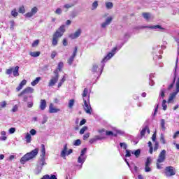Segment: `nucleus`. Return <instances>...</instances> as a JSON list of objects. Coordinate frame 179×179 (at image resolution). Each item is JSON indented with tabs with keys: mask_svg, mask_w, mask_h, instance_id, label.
<instances>
[{
	"mask_svg": "<svg viewBox=\"0 0 179 179\" xmlns=\"http://www.w3.org/2000/svg\"><path fill=\"white\" fill-rule=\"evenodd\" d=\"M29 134L32 136H34L37 134V131H36L34 129H32L30 130Z\"/></svg>",
	"mask_w": 179,
	"mask_h": 179,
	"instance_id": "58",
	"label": "nucleus"
},
{
	"mask_svg": "<svg viewBox=\"0 0 179 179\" xmlns=\"http://www.w3.org/2000/svg\"><path fill=\"white\" fill-rule=\"evenodd\" d=\"M111 22H113V17H108L106 21L101 24V27H102V29H106L107 26L110 24Z\"/></svg>",
	"mask_w": 179,
	"mask_h": 179,
	"instance_id": "17",
	"label": "nucleus"
},
{
	"mask_svg": "<svg viewBox=\"0 0 179 179\" xmlns=\"http://www.w3.org/2000/svg\"><path fill=\"white\" fill-rule=\"evenodd\" d=\"M131 154L134 155V156L138 158L141 155V150L138 149L135 151H131Z\"/></svg>",
	"mask_w": 179,
	"mask_h": 179,
	"instance_id": "28",
	"label": "nucleus"
},
{
	"mask_svg": "<svg viewBox=\"0 0 179 179\" xmlns=\"http://www.w3.org/2000/svg\"><path fill=\"white\" fill-rule=\"evenodd\" d=\"M96 141H103V139H105L104 137H101L100 136H95Z\"/></svg>",
	"mask_w": 179,
	"mask_h": 179,
	"instance_id": "62",
	"label": "nucleus"
},
{
	"mask_svg": "<svg viewBox=\"0 0 179 179\" xmlns=\"http://www.w3.org/2000/svg\"><path fill=\"white\" fill-rule=\"evenodd\" d=\"M86 152H87V148H84L81 150V153L80 156H85L86 155Z\"/></svg>",
	"mask_w": 179,
	"mask_h": 179,
	"instance_id": "54",
	"label": "nucleus"
},
{
	"mask_svg": "<svg viewBox=\"0 0 179 179\" xmlns=\"http://www.w3.org/2000/svg\"><path fill=\"white\" fill-rule=\"evenodd\" d=\"M77 54H78V46H76L72 55L68 59L69 65H72V64L73 63V61L75 59V57H76Z\"/></svg>",
	"mask_w": 179,
	"mask_h": 179,
	"instance_id": "15",
	"label": "nucleus"
},
{
	"mask_svg": "<svg viewBox=\"0 0 179 179\" xmlns=\"http://www.w3.org/2000/svg\"><path fill=\"white\" fill-rule=\"evenodd\" d=\"M166 93V89L162 88L159 92V98L164 99V94Z\"/></svg>",
	"mask_w": 179,
	"mask_h": 179,
	"instance_id": "33",
	"label": "nucleus"
},
{
	"mask_svg": "<svg viewBox=\"0 0 179 179\" xmlns=\"http://www.w3.org/2000/svg\"><path fill=\"white\" fill-rule=\"evenodd\" d=\"M148 132V134H150V129H149V127L145 126L141 131V137L143 138V136Z\"/></svg>",
	"mask_w": 179,
	"mask_h": 179,
	"instance_id": "21",
	"label": "nucleus"
},
{
	"mask_svg": "<svg viewBox=\"0 0 179 179\" xmlns=\"http://www.w3.org/2000/svg\"><path fill=\"white\" fill-rule=\"evenodd\" d=\"M59 111V109H57L54 108V104L50 103L49 106V113L50 114H54L55 113H58Z\"/></svg>",
	"mask_w": 179,
	"mask_h": 179,
	"instance_id": "19",
	"label": "nucleus"
},
{
	"mask_svg": "<svg viewBox=\"0 0 179 179\" xmlns=\"http://www.w3.org/2000/svg\"><path fill=\"white\" fill-rule=\"evenodd\" d=\"M104 64H106V62L102 63V66L99 69L97 64H94L92 69V72H93V73H96V72H99V75H101V73H103V69H104Z\"/></svg>",
	"mask_w": 179,
	"mask_h": 179,
	"instance_id": "14",
	"label": "nucleus"
},
{
	"mask_svg": "<svg viewBox=\"0 0 179 179\" xmlns=\"http://www.w3.org/2000/svg\"><path fill=\"white\" fill-rule=\"evenodd\" d=\"M178 57L176 58V65H175V72H174V74H173L174 78H173L172 83H171L169 85L168 90H171V89L173 87H174V84L176 83V79L177 78L176 72H177V68L178 67Z\"/></svg>",
	"mask_w": 179,
	"mask_h": 179,
	"instance_id": "10",
	"label": "nucleus"
},
{
	"mask_svg": "<svg viewBox=\"0 0 179 179\" xmlns=\"http://www.w3.org/2000/svg\"><path fill=\"white\" fill-rule=\"evenodd\" d=\"M86 161V157L80 155L78 159V163L83 164Z\"/></svg>",
	"mask_w": 179,
	"mask_h": 179,
	"instance_id": "23",
	"label": "nucleus"
},
{
	"mask_svg": "<svg viewBox=\"0 0 179 179\" xmlns=\"http://www.w3.org/2000/svg\"><path fill=\"white\" fill-rule=\"evenodd\" d=\"M99 6V1H95L92 3V10H96L97 9V7Z\"/></svg>",
	"mask_w": 179,
	"mask_h": 179,
	"instance_id": "31",
	"label": "nucleus"
},
{
	"mask_svg": "<svg viewBox=\"0 0 179 179\" xmlns=\"http://www.w3.org/2000/svg\"><path fill=\"white\" fill-rule=\"evenodd\" d=\"M74 105H75V99H71L69 101V108H72Z\"/></svg>",
	"mask_w": 179,
	"mask_h": 179,
	"instance_id": "40",
	"label": "nucleus"
},
{
	"mask_svg": "<svg viewBox=\"0 0 179 179\" xmlns=\"http://www.w3.org/2000/svg\"><path fill=\"white\" fill-rule=\"evenodd\" d=\"M114 4L112 2L106 3V7L107 9H113Z\"/></svg>",
	"mask_w": 179,
	"mask_h": 179,
	"instance_id": "37",
	"label": "nucleus"
},
{
	"mask_svg": "<svg viewBox=\"0 0 179 179\" xmlns=\"http://www.w3.org/2000/svg\"><path fill=\"white\" fill-rule=\"evenodd\" d=\"M65 33V25H62L60 27L56 30L55 33L53 34L52 40V45L55 47L58 45V41L64 34Z\"/></svg>",
	"mask_w": 179,
	"mask_h": 179,
	"instance_id": "2",
	"label": "nucleus"
},
{
	"mask_svg": "<svg viewBox=\"0 0 179 179\" xmlns=\"http://www.w3.org/2000/svg\"><path fill=\"white\" fill-rule=\"evenodd\" d=\"M55 76H52L48 83V87H52L55 86L57 82H58V79H59V74L58 73V70L56 69L54 71Z\"/></svg>",
	"mask_w": 179,
	"mask_h": 179,
	"instance_id": "6",
	"label": "nucleus"
},
{
	"mask_svg": "<svg viewBox=\"0 0 179 179\" xmlns=\"http://www.w3.org/2000/svg\"><path fill=\"white\" fill-rule=\"evenodd\" d=\"M62 68H64V62H60L58 64L57 69H56L57 70V73H58V71H61Z\"/></svg>",
	"mask_w": 179,
	"mask_h": 179,
	"instance_id": "38",
	"label": "nucleus"
},
{
	"mask_svg": "<svg viewBox=\"0 0 179 179\" xmlns=\"http://www.w3.org/2000/svg\"><path fill=\"white\" fill-rule=\"evenodd\" d=\"M145 173H150V171H152L150 166L145 165Z\"/></svg>",
	"mask_w": 179,
	"mask_h": 179,
	"instance_id": "51",
	"label": "nucleus"
},
{
	"mask_svg": "<svg viewBox=\"0 0 179 179\" xmlns=\"http://www.w3.org/2000/svg\"><path fill=\"white\" fill-rule=\"evenodd\" d=\"M55 57H57V52H55V51L52 52V53H51V59H54L55 58Z\"/></svg>",
	"mask_w": 179,
	"mask_h": 179,
	"instance_id": "61",
	"label": "nucleus"
},
{
	"mask_svg": "<svg viewBox=\"0 0 179 179\" xmlns=\"http://www.w3.org/2000/svg\"><path fill=\"white\" fill-rule=\"evenodd\" d=\"M30 55L31 57H34V58L40 57V52H31Z\"/></svg>",
	"mask_w": 179,
	"mask_h": 179,
	"instance_id": "34",
	"label": "nucleus"
},
{
	"mask_svg": "<svg viewBox=\"0 0 179 179\" xmlns=\"http://www.w3.org/2000/svg\"><path fill=\"white\" fill-rule=\"evenodd\" d=\"M73 6H74L73 3H67L65 4L63 8H64L65 9H66V12L68 10V9L73 8Z\"/></svg>",
	"mask_w": 179,
	"mask_h": 179,
	"instance_id": "39",
	"label": "nucleus"
},
{
	"mask_svg": "<svg viewBox=\"0 0 179 179\" xmlns=\"http://www.w3.org/2000/svg\"><path fill=\"white\" fill-rule=\"evenodd\" d=\"M166 150H162L160 152L158 156V158L157 159V163H164V161L166 160Z\"/></svg>",
	"mask_w": 179,
	"mask_h": 179,
	"instance_id": "13",
	"label": "nucleus"
},
{
	"mask_svg": "<svg viewBox=\"0 0 179 179\" xmlns=\"http://www.w3.org/2000/svg\"><path fill=\"white\" fill-rule=\"evenodd\" d=\"M47 107V101L45 99H41V103H40V108L41 110H45V108Z\"/></svg>",
	"mask_w": 179,
	"mask_h": 179,
	"instance_id": "22",
	"label": "nucleus"
},
{
	"mask_svg": "<svg viewBox=\"0 0 179 179\" xmlns=\"http://www.w3.org/2000/svg\"><path fill=\"white\" fill-rule=\"evenodd\" d=\"M34 92V89L28 87L23 90L19 94L18 97H22L23 101H27L29 97H31V93Z\"/></svg>",
	"mask_w": 179,
	"mask_h": 179,
	"instance_id": "4",
	"label": "nucleus"
},
{
	"mask_svg": "<svg viewBox=\"0 0 179 179\" xmlns=\"http://www.w3.org/2000/svg\"><path fill=\"white\" fill-rule=\"evenodd\" d=\"M120 148H122V149H124L127 150V148H128V145H127L125 143H120Z\"/></svg>",
	"mask_w": 179,
	"mask_h": 179,
	"instance_id": "50",
	"label": "nucleus"
},
{
	"mask_svg": "<svg viewBox=\"0 0 179 179\" xmlns=\"http://www.w3.org/2000/svg\"><path fill=\"white\" fill-rule=\"evenodd\" d=\"M166 103H167V101H166V99H164L162 101V108L164 111H166V110H167V104H166Z\"/></svg>",
	"mask_w": 179,
	"mask_h": 179,
	"instance_id": "42",
	"label": "nucleus"
},
{
	"mask_svg": "<svg viewBox=\"0 0 179 179\" xmlns=\"http://www.w3.org/2000/svg\"><path fill=\"white\" fill-rule=\"evenodd\" d=\"M47 162H45V146L44 144L41 145V158L38 161L36 168L35 169L36 174H40L41 170H43V166H46Z\"/></svg>",
	"mask_w": 179,
	"mask_h": 179,
	"instance_id": "1",
	"label": "nucleus"
},
{
	"mask_svg": "<svg viewBox=\"0 0 179 179\" xmlns=\"http://www.w3.org/2000/svg\"><path fill=\"white\" fill-rule=\"evenodd\" d=\"M89 93V90L87 88H85L84 91L83 92V97L85 99L87 96V94Z\"/></svg>",
	"mask_w": 179,
	"mask_h": 179,
	"instance_id": "47",
	"label": "nucleus"
},
{
	"mask_svg": "<svg viewBox=\"0 0 179 179\" xmlns=\"http://www.w3.org/2000/svg\"><path fill=\"white\" fill-rule=\"evenodd\" d=\"M1 136L0 137V141H6L8 139V137H6V131H1Z\"/></svg>",
	"mask_w": 179,
	"mask_h": 179,
	"instance_id": "24",
	"label": "nucleus"
},
{
	"mask_svg": "<svg viewBox=\"0 0 179 179\" xmlns=\"http://www.w3.org/2000/svg\"><path fill=\"white\" fill-rule=\"evenodd\" d=\"M176 91L170 94L169 98L168 99L169 103H171V101H173V100H174V99L176 98V96H177V94L179 92V77L178 78V80L176 81Z\"/></svg>",
	"mask_w": 179,
	"mask_h": 179,
	"instance_id": "9",
	"label": "nucleus"
},
{
	"mask_svg": "<svg viewBox=\"0 0 179 179\" xmlns=\"http://www.w3.org/2000/svg\"><path fill=\"white\" fill-rule=\"evenodd\" d=\"M27 107L28 108H31L33 107V101L27 102Z\"/></svg>",
	"mask_w": 179,
	"mask_h": 179,
	"instance_id": "63",
	"label": "nucleus"
},
{
	"mask_svg": "<svg viewBox=\"0 0 179 179\" xmlns=\"http://www.w3.org/2000/svg\"><path fill=\"white\" fill-rule=\"evenodd\" d=\"M41 80V77H37L34 81L31 83V86H36V85H38V82Z\"/></svg>",
	"mask_w": 179,
	"mask_h": 179,
	"instance_id": "26",
	"label": "nucleus"
},
{
	"mask_svg": "<svg viewBox=\"0 0 179 179\" xmlns=\"http://www.w3.org/2000/svg\"><path fill=\"white\" fill-rule=\"evenodd\" d=\"M55 13H56V15H61V13H62V10L61 8H57L55 11Z\"/></svg>",
	"mask_w": 179,
	"mask_h": 179,
	"instance_id": "59",
	"label": "nucleus"
},
{
	"mask_svg": "<svg viewBox=\"0 0 179 179\" xmlns=\"http://www.w3.org/2000/svg\"><path fill=\"white\" fill-rule=\"evenodd\" d=\"M6 101H3L2 102H0V109L5 108L6 107Z\"/></svg>",
	"mask_w": 179,
	"mask_h": 179,
	"instance_id": "49",
	"label": "nucleus"
},
{
	"mask_svg": "<svg viewBox=\"0 0 179 179\" xmlns=\"http://www.w3.org/2000/svg\"><path fill=\"white\" fill-rule=\"evenodd\" d=\"M72 153H73V150L69 149L68 150V144H65L63 150L60 152V156L65 159H66V156H69V155H72Z\"/></svg>",
	"mask_w": 179,
	"mask_h": 179,
	"instance_id": "7",
	"label": "nucleus"
},
{
	"mask_svg": "<svg viewBox=\"0 0 179 179\" xmlns=\"http://www.w3.org/2000/svg\"><path fill=\"white\" fill-rule=\"evenodd\" d=\"M19 13H17V10H16V8L13 9L11 11V15L13 16V17H17Z\"/></svg>",
	"mask_w": 179,
	"mask_h": 179,
	"instance_id": "41",
	"label": "nucleus"
},
{
	"mask_svg": "<svg viewBox=\"0 0 179 179\" xmlns=\"http://www.w3.org/2000/svg\"><path fill=\"white\" fill-rule=\"evenodd\" d=\"M41 179H58L57 178V176L55 175H51L50 176V175H45L42 177Z\"/></svg>",
	"mask_w": 179,
	"mask_h": 179,
	"instance_id": "25",
	"label": "nucleus"
},
{
	"mask_svg": "<svg viewBox=\"0 0 179 179\" xmlns=\"http://www.w3.org/2000/svg\"><path fill=\"white\" fill-rule=\"evenodd\" d=\"M87 131V127L84 126L80 130V135H83L85 134V131Z\"/></svg>",
	"mask_w": 179,
	"mask_h": 179,
	"instance_id": "48",
	"label": "nucleus"
},
{
	"mask_svg": "<svg viewBox=\"0 0 179 179\" xmlns=\"http://www.w3.org/2000/svg\"><path fill=\"white\" fill-rule=\"evenodd\" d=\"M157 149H159V142L155 141V144L154 146V152H157Z\"/></svg>",
	"mask_w": 179,
	"mask_h": 179,
	"instance_id": "53",
	"label": "nucleus"
},
{
	"mask_svg": "<svg viewBox=\"0 0 179 179\" xmlns=\"http://www.w3.org/2000/svg\"><path fill=\"white\" fill-rule=\"evenodd\" d=\"M142 29H151L152 30H157L158 31H162V33L166 31V29L162 27L161 25H150L142 27Z\"/></svg>",
	"mask_w": 179,
	"mask_h": 179,
	"instance_id": "12",
	"label": "nucleus"
},
{
	"mask_svg": "<svg viewBox=\"0 0 179 179\" xmlns=\"http://www.w3.org/2000/svg\"><path fill=\"white\" fill-rule=\"evenodd\" d=\"M18 13H22V15L23 13H26V9L24 8V6H20L18 9Z\"/></svg>",
	"mask_w": 179,
	"mask_h": 179,
	"instance_id": "35",
	"label": "nucleus"
},
{
	"mask_svg": "<svg viewBox=\"0 0 179 179\" xmlns=\"http://www.w3.org/2000/svg\"><path fill=\"white\" fill-rule=\"evenodd\" d=\"M142 16L145 19V20H149V19H150V13H143Z\"/></svg>",
	"mask_w": 179,
	"mask_h": 179,
	"instance_id": "32",
	"label": "nucleus"
},
{
	"mask_svg": "<svg viewBox=\"0 0 179 179\" xmlns=\"http://www.w3.org/2000/svg\"><path fill=\"white\" fill-rule=\"evenodd\" d=\"M38 12V8L37 7H34L31 8V11L25 14L26 17H33L36 13Z\"/></svg>",
	"mask_w": 179,
	"mask_h": 179,
	"instance_id": "16",
	"label": "nucleus"
},
{
	"mask_svg": "<svg viewBox=\"0 0 179 179\" xmlns=\"http://www.w3.org/2000/svg\"><path fill=\"white\" fill-rule=\"evenodd\" d=\"M25 139H26L27 143H30V142H31V135H30V134L29 133H27Z\"/></svg>",
	"mask_w": 179,
	"mask_h": 179,
	"instance_id": "30",
	"label": "nucleus"
},
{
	"mask_svg": "<svg viewBox=\"0 0 179 179\" xmlns=\"http://www.w3.org/2000/svg\"><path fill=\"white\" fill-rule=\"evenodd\" d=\"M13 76H19V66H17L13 70Z\"/></svg>",
	"mask_w": 179,
	"mask_h": 179,
	"instance_id": "27",
	"label": "nucleus"
},
{
	"mask_svg": "<svg viewBox=\"0 0 179 179\" xmlns=\"http://www.w3.org/2000/svg\"><path fill=\"white\" fill-rule=\"evenodd\" d=\"M179 136V131H176L173 135V139H176Z\"/></svg>",
	"mask_w": 179,
	"mask_h": 179,
	"instance_id": "64",
	"label": "nucleus"
},
{
	"mask_svg": "<svg viewBox=\"0 0 179 179\" xmlns=\"http://www.w3.org/2000/svg\"><path fill=\"white\" fill-rule=\"evenodd\" d=\"M176 168L173 166H169L165 168L164 174L166 177H173L176 176Z\"/></svg>",
	"mask_w": 179,
	"mask_h": 179,
	"instance_id": "8",
	"label": "nucleus"
},
{
	"mask_svg": "<svg viewBox=\"0 0 179 179\" xmlns=\"http://www.w3.org/2000/svg\"><path fill=\"white\" fill-rule=\"evenodd\" d=\"M155 77V74H153V73H151L150 75V82H149V85H150V86H154L155 85V81H153L152 79V78H154Z\"/></svg>",
	"mask_w": 179,
	"mask_h": 179,
	"instance_id": "29",
	"label": "nucleus"
},
{
	"mask_svg": "<svg viewBox=\"0 0 179 179\" xmlns=\"http://www.w3.org/2000/svg\"><path fill=\"white\" fill-rule=\"evenodd\" d=\"M117 52V47L114 48L110 52H109L101 61V64H104V62H107L109 59H111L114 55Z\"/></svg>",
	"mask_w": 179,
	"mask_h": 179,
	"instance_id": "11",
	"label": "nucleus"
},
{
	"mask_svg": "<svg viewBox=\"0 0 179 179\" xmlns=\"http://www.w3.org/2000/svg\"><path fill=\"white\" fill-rule=\"evenodd\" d=\"M152 164V158L150 157H147L145 166H150Z\"/></svg>",
	"mask_w": 179,
	"mask_h": 179,
	"instance_id": "36",
	"label": "nucleus"
},
{
	"mask_svg": "<svg viewBox=\"0 0 179 179\" xmlns=\"http://www.w3.org/2000/svg\"><path fill=\"white\" fill-rule=\"evenodd\" d=\"M10 23V30H15V21L14 20H10L9 22Z\"/></svg>",
	"mask_w": 179,
	"mask_h": 179,
	"instance_id": "43",
	"label": "nucleus"
},
{
	"mask_svg": "<svg viewBox=\"0 0 179 179\" xmlns=\"http://www.w3.org/2000/svg\"><path fill=\"white\" fill-rule=\"evenodd\" d=\"M131 153H132L131 150H126L125 157H131Z\"/></svg>",
	"mask_w": 179,
	"mask_h": 179,
	"instance_id": "52",
	"label": "nucleus"
},
{
	"mask_svg": "<svg viewBox=\"0 0 179 179\" xmlns=\"http://www.w3.org/2000/svg\"><path fill=\"white\" fill-rule=\"evenodd\" d=\"M160 142L161 143H163V145H166V139H164V135H163V134H162L160 136Z\"/></svg>",
	"mask_w": 179,
	"mask_h": 179,
	"instance_id": "44",
	"label": "nucleus"
},
{
	"mask_svg": "<svg viewBox=\"0 0 179 179\" xmlns=\"http://www.w3.org/2000/svg\"><path fill=\"white\" fill-rule=\"evenodd\" d=\"M82 34V29H78L74 34H71L69 35L70 38L72 40H75V38H78L79 36Z\"/></svg>",
	"mask_w": 179,
	"mask_h": 179,
	"instance_id": "18",
	"label": "nucleus"
},
{
	"mask_svg": "<svg viewBox=\"0 0 179 179\" xmlns=\"http://www.w3.org/2000/svg\"><path fill=\"white\" fill-rule=\"evenodd\" d=\"M166 121L164 120V119H162L161 120V128H162V129H166Z\"/></svg>",
	"mask_w": 179,
	"mask_h": 179,
	"instance_id": "46",
	"label": "nucleus"
},
{
	"mask_svg": "<svg viewBox=\"0 0 179 179\" xmlns=\"http://www.w3.org/2000/svg\"><path fill=\"white\" fill-rule=\"evenodd\" d=\"M17 110H18L17 105H15V106L13 107L11 111H12L13 113H16V112L17 111Z\"/></svg>",
	"mask_w": 179,
	"mask_h": 179,
	"instance_id": "60",
	"label": "nucleus"
},
{
	"mask_svg": "<svg viewBox=\"0 0 179 179\" xmlns=\"http://www.w3.org/2000/svg\"><path fill=\"white\" fill-rule=\"evenodd\" d=\"M82 143V141H80V139H77L74 141L73 145L74 146H80Z\"/></svg>",
	"mask_w": 179,
	"mask_h": 179,
	"instance_id": "45",
	"label": "nucleus"
},
{
	"mask_svg": "<svg viewBox=\"0 0 179 179\" xmlns=\"http://www.w3.org/2000/svg\"><path fill=\"white\" fill-rule=\"evenodd\" d=\"M9 134H15L16 132V129L14 127H11L8 130Z\"/></svg>",
	"mask_w": 179,
	"mask_h": 179,
	"instance_id": "56",
	"label": "nucleus"
},
{
	"mask_svg": "<svg viewBox=\"0 0 179 179\" xmlns=\"http://www.w3.org/2000/svg\"><path fill=\"white\" fill-rule=\"evenodd\" d=\"M37 155H38V148H35L30 152L25 154L20 159L21 164H24L26 162H29V160L34 159Z\"/></svg>",
	"mask_w": 179,
	"mask_h": 179,
	"instance_id": "3",
	"label": "nucleus"
},
{
	"mask_svg": "<svg viewBox=\"0 0 179 179\" xmlns=\"http://www.w3.org/2000/svg\"><path fill=\"white\" fill-rule=\"evenodd\" d=\"M83 101H84V110L85 113L90 115L92 114V111H93V110L92 109V106H90V96L89 95L87 99L86 98H84Z\"/></svg>",
	"mask_w": 179,
	"mask_h": 179,
	"instance_id": "5",
	"label": "nucleus"
},
{
	"mask_svg": "<svg viewBox=\"0 0 179 179\" xmlns=\"http://www.w3.org/2000/svg\"><path fill=\"white\" fill-rule=\"evenodd\" d=\"M39 43H40V41L38 40L34 41V43H32V47H37Z\"/></svg>",
	"mask_w": 179,
	"mask_h": 179,
	"instance_id": "57",
	"label": "nucleus"
},
{
	"mask_svg": "<svg viewBox=\"0 0 179 179\" xmlns=\"http://www.w3.org/2000/svg\"><path fill=\"white\" fill-rule=\"evenodd\" d=\"M26 83H27V80H22L19 86L16 88V91L17 92H20V90H22L23 89V86H24L26 85Z\"/></svg>",
	"mask_w": 179,
	"mask_h": 179,
	"instance_id": "20",
	"label": "nucleus"
},
{
	"mask_svg": "<svg viewBox=\"0 0 179 179\" xmlns=\"http://www.w3.org/2000/svg\"><path fill=\"white\" fill-rule=\"evenodd\" d=\"M12 72H13V68L7 69L6 73V75H11Z\"/></svg>",
	"mask_w": 179,
	"mask_h": 179,
	"instance_id": "55",
	"label": "nucleus"
}]
</instances>
